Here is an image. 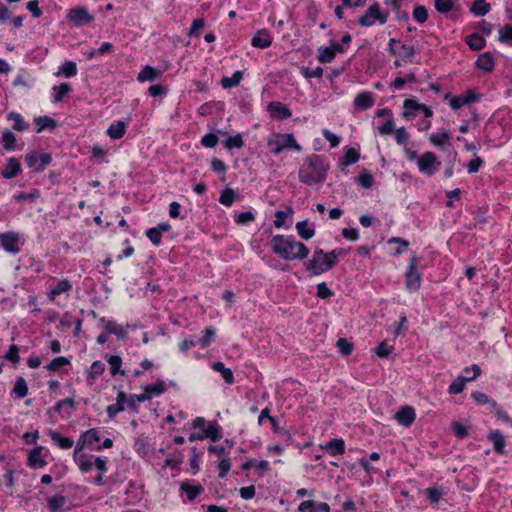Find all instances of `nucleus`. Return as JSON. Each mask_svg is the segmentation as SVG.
Wrapping results in <instances>:
<instances>
[{"mask_svg": "<svg viewBox=\"0 0 512 512\" xmlns=\"http://www.w3.org/2000/svg\"><path fill=\"white\" fill-rule=\"evenodd\" d=\"M236 197L235 191L231 188H225L219 197V202L224 206H231Z\"/></svg>", "mask_w": 512, "mask_h": 512, "instance_id": "obj_45", "label": "nucleus"}, {"mask_svg": "<svg viewBox=\"0 0 512 512\" xmlns=\"http://www.w3.org/2000/svg\"><path fill=\"white\" fill-rule=\"evenodd\" d=\"M488 439L492 442L493 448L498 454L504 453L505 440L499 430L491 431L488 435Z\"/></svg>", "mask_w": 512, "mask_h": 512, "instance_id": "obj_22", "label": "nucleus"}, {"mask_svg": "<svg viewBox=\"0 0 512 512\" xmlns=\"http://www.w3.org/2000/svg\"><path fill=\"white\" fill-rule=\"evenodd\" d=\"M490 10V4L486 0H474L470 12L476 16H484Z\"/></svg>", "mask_w": 512, "mask_h": 512, "instance_id": "obj_37", "label": "nucleus"}, {"mask_svg": "<svg viewBox=\"0 0 512 512\" xmlns=\"http://www.w3.org/2000/svg\"><path fill=\"white\" fill-rule=\"evenodd\" d=\"M435 9L443 14L456 10L454 0H434Z\"/></svg>", "mask_w": 512, "mask_h": 512, "instance_id": "obj_40", "label": "nucleus"}, {"mask_svg": "<svg viewBox=\"0 0 512 512\" xmlns=\"http://www.w3.org/2000/svg\"><path fill=\"white\" fill-rule=\"evenodd\" d=\"M244 145V141L242 139V136L241 134H237L235 136H230L226 142H225V146L226 148L228 149H233V148H242Z\"/></svg>", "mask_w": 512, "mask_h": 512, "instance_id": "obj_59", "label": "nucleus"}, {"mask_svg": "<svg viewBox=\"0 0 512 512\" xmlns=\"http://www.w3.org/2000/svg\"><path fill=\"white\" fill-rule=\"evenodd\" d=\"M357 180H358V183L363 188H366V189L370 188L373 184V176L368 172L359 174V176L357 177Z\"/></svg>", "mask_w": 512, "mask_h": 512, "instance_id": "obj_64", "label": "nucleus"}, {"mask_svg": "<svg viewBox=\"0 0 512 512\" xmlns=\"http://www.w3.org/2000/svg\"><path fill=\"white\" fill-rule=\"evenodd\" d=\"M127 124L123 121H117L115 123H112L108 129L107 134L112 139H120L124 136L126 132Z\"/></svg>", "mask_w": 512, "mask_h": 512, "instance_id": "obj_26", "label": "nucleus"}, {"mask_svg": "<svg viewBox=\"0 0 512 512\" xmlns=\"http://www.w3.org/2000/svg\"><path fill=\"white\" fill-rule=\"evenodd\" d=\"M417 164L420 172L427 176H433L441 165V162L437 160V157L433 152L428 151L418 158Z\"/></svg>", "mask_w": 512, "mask_h": 512, "instance_id": "obj_6", "label": "nucleus"}, {"mask_svg": "<svg viewBox=\"0 0 512 512\" xmlns=\"http://www.w3.org/2000/svg\"><path fill=\"white\" fill-rule=\"evenodd\" d=\"M272 251L287 261L303 260L308 257L309 249L302 243L295 241L292 236L275 235L271 239Z\"/></svg>", "mask_w": 512, "mask_h": 512, "instance_id": "obj_2", "label": "nucleus"}, {"mask_svg": "<svg viewBox=\"0 0 512 512\" xmlns=\"http://www.w3.org/2000/svg\"><path fill=\"white\" fill-rule=\"evenodd\" d=\"M2 145L8 150L12 151L16 148V137L10 130H5L2 134Z\"/></svg>", "mask_w": 512, "mask_h": 512, "instance_id": "obj_43", "label": "nucleus"}, {"mask_svg": "<svg viewBox=\"0 0 512 512\" xmlns=\"http://www.w3.org/2000/svg\"><path fill=\"white\" fill-rule=\"evenodd\" d=\"M81 436L88 445H92L94 442L100 441L99 431L95 428L85 431Z\"/></svg>", "mask_w": 512, "mask_h": 512, "instance_id": "obj_55", "label": "nucleus"}, {"mask_svg": "<svg viewBox=\"0 0 512 512\" xmlns=\"http://www.w3.org/2000/svg\"><path fill=\"white\" fill-rule=\"evenodd\" d=\"M298 235L304 239L309 240L315 235L314 225L310 226L308 220L299 221L296 224Z\"/></svg>", "mask_w": 512, "mask_h": 512, "instance_id": "obj_21", "label": "nucleus"}, {"mask_svg": "<svg viewBox=\"0 0 512 512\" xmlns=\"http://www.w3.org/2000/svg\"><path fill=\"white\" fill-rule=\"evenodd\" d=\"M476 66L486 72H491L494 68V58L490 52H484L478 56Z\"/></svg>", "mask_w": 512, "mask_h": 512, "instance_id": "obj_20", "label": "nucleus"}, {"mask_svg": "<svg viewBox=\"0 0 512 512\" xmlns=\"http://www.w3.org/2000/svg\"><path fill=\"white\" fill-rule=\"evenodd\" d=\"M394 133L397 144L405 145L407 143L409 139V134L406 131L405 127L395 129Z\"/></svg>", "mask_w": 512, "mask_h": 512, "instance_id": "obj_61", "label": "nucleus"}, {"mask_svg": "<svg viewBox=\"0 0 512 512\" xmlns=\"http://www.w3.org/2000/svg\"><path fill=\"white\" fill-rule=\"evenodd\" d=\"M359 158L360 154L358 153L357 150H355L354 148H347L342 159V163L345 166H349L356 163L359 160Z\"/></svg>", "mask_w": 512, "mask_h": 512, "instance_id": "obj_46", "label": "nucleus"}, {"mask_svg": "<svg viewBox=\"0 0 512 512\" xmlns=\"http://www.w3.org/2000/svg\"><path fill=\"white\" fill-rule=\"evenodd\" d=\"M388 20V13L381 12L380 6L377 2L368 7L366 12L357 20V23L363 27L372 26L375 21L380 24H385Z\"/></svg>", "mask_w": 512, "mask_h": 512, "instance_id": "obj_5", "label": "nucleus"}, {"mask_svg": "<svg viewBox=\"0 0 512 512\" xmlns=\"http://www.w3.org/2000/svg\"><path fill=\"white\" fill-rule=\"evenodd\" d=\"M72 285L67 279H62L56 283L54 287L49 290L48 297L51 301L55 299L56 296L68 292L71 290Z\"/></svg>", "mask_w": 512, "mask_h": 512, "instance_id": "obj_24", "label": "nucleus"}, {"mask_svg": "<svg viewBox=\"0 0 512 512\" xmlns=\"http://www.w3.org/2000/svg\"><path fill=\"white\" fill-rule=\"evenodd\" d=\"M105 370V365L101 361H94L88 370V378L93 381L96 377L101 375Z\"/></svg>", "mask_w": 512, "mask_h": 512, "instance_id": "obj_49", "label": "nucleus"}, {"mask_svg": "<svg viewBox=\"0 0 512 512\" xmlns=\"http://www.w3.org/2000/svg\"><path fill=\"white\" fill-rule=\"evenodd\" d=\"M374 104H375L374 95L369 91L361 92V93L357 94L354 99V106L356 108H359L362 110L369 109Z\"/></svg>", "mask_w": 512, "mask_h": 512, "instance_id": "obj_16", "label": "nucleus"}, {"mask_svg": "<svg viewBox=\"0 0 512 512\" xmlns=\"http://www.w3.org/2000/svg\"><path fill=\"white\" fill-rule=\"evenodd\" d=\"M243 73L242 71H236L231 77H223L221 80V85L223 88H232L239 85L240 81L242 80Z\"/></svg>", "mask_w": 512, "mask_h": 512, "instance_id": "obj_39", "label": "nucleus"}, {"mask_svg": "<svg viewBox=\"0 0 512 512\" xmlns=\"http://www.w3.org/2000/svg\"><path fill=\"white\" fill-rule=\"evenodd\" d=\"M70 361L64 356L55 357L45 368L49 371H56L60 367L68 365Z\"/></svg>", "mask_w": 512, "mask_h": 512, "instance_id": "obj_54", "label": "nucleus"}, {"mask_svg": "<svg viewBox=\"0 0 512 512\" xmlns=\"http://www.w3.org/2000/svg\"><path fill=\"white\" fill-rule=\"evenodd\" d=\"M254 219H255V216L250 211L241 212L235 216L236 223L241 224V225L249 224Z\"/></svg>", "mask_w": 512, "mask_h": 512, "instance_id": "obj_60", "label": "nucleus"}, {"mask_svg": "<svg viewBox=\"0 0 512 512\" xmlns=\"http://www.w3.org/2000/svg\"><path fill=\"white\" fill-rule=\"evenodd\" d=\"M66 17L76 27H81L94 21V16L83 6L71 8Z\"/></svg>", "mask_w": 512, "mask_h": 512, "instance_id": "obj_7", "label": "nucleus"}, {"mask_svg": "<svg viewBox=\"0 0 512 512\" xmlns=\"http://www.w3.org/2000/svg\"><path fill=\"white\" fill-rule=\"evenodd\" d=\"M468 377L459 376L455 379L449 386L448 392L450 394H459L464 390L466 382H468Z\"/></svg>", "mask_w": 512, "mask_h": 512, "instance_id": "obj_41", "label": "nucleus"}, {"mask_svg": "<svg viewBox=\"0 0 512 512\" xmlns=\"http://www.w3.org/2000/svg\"><path fill=\"white\" fill-rule=\"evenodd\" d=\"M499 41L502 43L512 42V24H506L499 30Z\"/></svg>", "mask_w": 512, "mask_h": 512, "instance_id": "obj_56", "label": "nucleus"}, {"mask_svg": "<svg viewBox=\"0 0 512 512\" xmlns=\"http://www.w3.org/2000/svg\"><path fill=\"white\" fill-rule=\"evenodd\" d=\"M180 490L186 493L189 501H193L204 491V488L200 484L191 485L189 482L185 481L181 483Z\"/></svg>", "mask_w": 512, "mask_h": 512, "instance_id": "obj_19", "label": "nucleus"}, {"mask_svg": "<svg viewBox=\"0 0 512 512\" xmlns=\"http://www.w3.org/2000/svg\"><path fill=\"white\" fill-rule=\"evenodd\" d=\"M203 436L205 438H209L211 441L215 442L220 440L221 438V430L216 422H210L208 426L203 429Z\"/></svg>", "mask_w": 512, "mask_h": 512, "instance_id": "obj_36", "label": "nucleus"}, {"mask_svg": "<svg viewBox=\"0 0 512 512\" xmlns=\"http://www.w3.org/2000/svg\"><path fill=\"white\" fill-rule=\"evenodd\" d=\"M335 58L333 50L329 47H320L318 49L317 59L321 63H329Z\"/></svg>", "mask_w": 512, "mask_h": 512, "instance_id": "obj_47", "label": "nucleus"}, {"mask_svg": "<svg viewBox=\"0 0 512 512\" xmlns=\"http://www.w3.org/2000/svg\"><path fill=\"white\" fill-rule=\"evenodd\" d=\"M418 258L411 257L408 270L406 272L405 286L410 291H417L421 285V275L417 270Z\"/></svg>", "mask_w": 512, "mask_h": 512, "instance_id": "obj_8", "label": "nucleus"}, {"mask_svg": "<svg viewBox=\"0 0 512 512\" xmlns=\"http://www.w3.org/2000/svg\"><path fill=\"white\" fill-rule=\"evenodd\" d=\"M217 143H218V137L214 133H208V134L204 135L201 139V144L207 148H213L217 145Z\"/></svg>", "mask_w": 512, "mask_h": 512, "instance_id": "obj_62", "label": "nucleus"}, {"mask_svg": "<svg viewBox=\"0 0 512 512\" xmlns=\"http://www.w3.org/2000/svg\"><path fill=\"white\" fill-rule=\"evenodd\" d=\"M51 161L52 157L48 153L39 154L37 152H31L25 157L27 165L35 171H43Z\"/></svg>", "mask_w": 512, "mask_h": 512, "instance_id": "obj_9", "label": "nucleus"}, {"mask_svg": "<svg viewBox=\"0 0 512 512\" xmlns=\"http://www.w3.org/2000/svg\"><path fill=\"white\" fill-rule=\"evenodd\" d=\"M77 65L75 62L67 60L60 67L59 70L55 73L56 76L64 75L67 78L73 77L77 75Z\"/></svg>", "mask_w": 512, "mask_h": 512, "instance_id": "obj_33", "label": "nucleus"}, {"mask_svg": "<svg viewBox=\"0 0 512 512\" xmlns=\"http://www.w3.org/2000/svg\"><path fill=\"white\" fill-rule=\"evenodd\" d=\"M161 71L157 70L156 68L146 65L143 67V69L138 73L137 80L139 82H146V81H155L161 76Z\"/></svg>", "mask_w": 512, "mask_h": 512, "instance_id": "obj_18", "label": "nucleus"}, {"mask_svg": "<svg viewBox=\"0 0 512 512\" xmlns=\"http://www.w3.org/2000/svg\"><path fill=\"white\" fill-rule=\"evenodd\" d=\"M430 142L438 147H443L450 139L449 131L443 130L441 132L433 133L430 135Z\"/></svg>", "mask_w": 512, "mask_h": 512, "instance_id": "obj_38", "label": "nucleus"}, {"mask_svg": "<svg viewBox=\"0 0 512 512\" xmlns=\"http://www.w3.org/2000/svg\"><path fill=\"white\" fill-rule=\"evenodd\" d=\"M144 394L150 395H160L165 391V382L162 380H158L156 383L147 385L144 388Z\"/></svg>", "mask_w": 512, "mask_h": 512, "instance_id": "obj_44", "label": "nucleus"}, {"mask_svg": "<svg viewBox=\"0 0 512 512\" xmlns=\"http://www.w3.org/2000/svg\"><path fill=\"white\" fill-rule=\"evenodd\" d=\"M7 119L13 121L12 128L15 131L23 132L29 128V123L25 122L22 116L15 112L7 114Z\"/></svg>", "mask_w": 512, "mask_h": 512, "instance_id": "obj_31", "label": "nucleus"}, {"mask_svg": "<svg viewBox=\"0 0 512 512\" xmlns=\"http://www.w3.org/2000/svg\"><path fill=\"white\" fill-rule=\"evenodd\" d=\"M253 47L265 49L272 44L270 33L266 29L258 30L251 40Z\"/></svg>", "mask_w": 512, "mask_h": 512, "instance_id": "obj_12", "label": "nucleus"}, {"mask_svg": "<svg viewBox=\"0 0 512 512\" xmlns=\"http://www.w3.org/2000/svg\"><path fill=\"white\" fill-rule=\"evenodd\" d=\"M330 168L323 155L312 154L305 158L301 165L298 177L306 185H315L324 182Z\"/></svg>", "mask_w": 512, "mask_h": 512, "instance_id": "obj_1", "label": "nucleus"}, {"mask_svg": "<svg viewBox=\"0 0 512 512\" xmlns=\"http://www.w3.org/2000/svg\"><path fill=\"white\" fill-rule=\"evenodd\" d=\"M212 369L214 371L219 372L227 384L234 383V376H233L232 370L229 368H226L222 362H220V361L214 362L212 364Z\"/></svg>", "mask_w": 512, "mask_h": 512, "instance_id": "obj_32", "label": "nucleus"}, {"mask_svg": "<svg viewBox=\"0 0 512 512\" xmlns=\"http://www.w3.org/2000/svg\"><path fill=\"white\" fill-rule=\"evenodd\" d=\"M396 420L405 427H409L415 420V410L411 406H404L395 415Z\"/></svg>", "mask_w": 512, "mask_h": 512, "instance_id": "obj_14", "label": "nucleus"}, {"mask_svg": "<svg viewBox=\"0 0 512 512\" xmlns=\"http://www.w3.org/2000/svg\"><path fill=\"white\" fill-rule=\"evenodd\" d=\"M150 399V395H147V394H132L128 397V400H127V405L128 407L132 408V409H136L137 408V403L138 402H144V401H147Z\"/></svg>", "mask_w": 512, "mask_h": 512, "instance_id": "obj_57", "label": "nucleus"}, {"mask_svg": "<svg viewBox=\"0 0 512 512\" xmlns=\"http://www.w3.org/2000/svg\"><path fill=\"white\" fill-rule=\"evenodd\" d=\"M12 394L16 398H19V399L27 396L28 385H27L26 380L22 376H19L16 378L13 389H12Z\"/></svg>", "mask_w": 512, "mask_h": 512, "instance_id": "obj_29", "label": "nucleus"}, {"mask_svg": "<svg viewBox=\"0 0 512 512\" xmlns=\"http://www.w3.org/2000/svg\"><path fill=\"white\" fill-rule=\"evenodd\" d=\"M388 243H395L398 244V248L393 253L394 256H399L404 249H406L409 246V242L403 238L400 237H392L388 240Z\"/></svg>", "mask_w": 512, "mask_h": 512, "instance_id": "obj_58", "label": "nucleus"}, {"mask_svg": "<svg viewBox=\"0 0 512 512\" xmlns=\"http://www.w3.org/2000/svg\"><path fill=\"white\" fill-rule=\"evenodd\" d=\"M71 90L72 87L69 83H61L60 85L54 86L52 88L53 102H61L63 98L71 92Z\"/></svg>", "mask_w": 512, "mask_h": 512, "instance_id": "obj_28", "label": "nucleus"}, {"mask_svg": "<svg viewBox=\"0 0 512 512\" xmlns=\"http://www.w3.org/2000/svg\"><path fill=\"white\" fill-rule=\"evenodd\" d=\"M267 110L273 118L284 120L292 116L290 109L283 103L272 101L268 103Z\"/></svg>", "mask_w": 512, "mask_h": 512, "instance_id": "obj_11", "label": "nucleus"}, {"mask_svg": "<svg viewBox=\"0 0 512 512\" xmlns=\"http://www.w3.org/2000/svg\"><path fill=\"white\" fill-rule=\"evenodd\" d=\"M66 499L63 495L57 494L51 498L48 499V506L51 511H56L63 507L65 504Z\"/></svg>", "mask_w": 512, "mask_h": 512, "instance_id": "obj_53", "label": "nucleus"}, {"mask_svg": "<svg viewBox=\"0 0 512 512\" xmlns=\"http://www.w3.org/2000/svg\"><path fill=\"white\" fill-rule=\"evenodd\" d=\"M465 43L474 51H479L485 47L486 41L478 33H473L465 38Z\"/></svg>", "mask_w": 512, "mask_h": 512, "instance_id": "obj_27", "label": "nucleus"}, {"mask_svg": "<svg viewBox=\"0 0 512 512\" xmlns=\"http://www.w3.org/2000/svg\"><path fill=\"white\" fill-rule=\"evenodd\" d=\"M108 363L110 364V372L112 375H116L117 373H121L124 375V371H121L122 359L118 355H112L108 358Z\"/></svg>", "mask_w": 512, "mask_h": 512, "instance_id": "obj_51", "label": "nucleus"}, {"mask_svg": "<svg viewBox=\"0 0 512 512\" xmlns=\"http://www.w3.org/2000/svg\"><path fill=\"white\" fill-rule=\"evenodd\" d=\"M267 145L274 155L280 154L285 149L301 150L300 145L292 134H274L268 139Z\"/></svg>", "mask_w": 512, "mask_h": 512, "instance_id": "obj_4", "label": "nucleus"}, {"mask_svg": "<svg viewBox=\"0 0 512 512\" xmlns=\"http://www.w3.org/2000/svg\"><path fill=\"white\" fill-rule=\"evenodd\" d=\"M51 440L61 449H70L74 442L71 438L62 436L59 432L49 430Z\"/></svg>", "mask_w": 512, "mask_h": 512, "instance_id": "obj_23", "label": "nucleus"}, {"mask_svg": "<svg viewBox=\"0 0 512 512\" xmlns=\"http://www.w3.org/2000/svg\"><path fill=\"white\" fill-rule=\"evenodd\" d=\"M43 447L37 446L29 452L27 464L34 469L43 468L47 462L42 457Z\"/></svg>", "mask_w": 512, "mask_h": 512, "instance_id": "obj_15", "label": "nucleus"}, {"mask_svg": "<svg viewBox=\"0 0 512 512\" xmlns=\"http://www.w3.org/2000/svg\"><path fill=\"white\" fill-rule=\"evenodd\" d=\"M100 321L104 325V329L107 333L115 334L118 339H125L127 337V330L123 326H119L113 320H108L105 317L101 318Z\"/></svg>", "mask_w": 512, "mask_h": 512, "instance_id": "obj_13", "label": "nucleus"}, {"mask_svg": "<svg viewBox=\"0 0 512 512\" xmlns=\"http://www.w3.org/2000/svg\"><path fill=\"white\" fill-rule=\"evenodd\" d=\"M424 494L431 504H437L445 495V492L442 487H429L424 490Z\"/></svg>", "mask_w": 512, "mask_h": 512, "instance_id": "obj_35", "label": "nucleus"}, {"mask_svg": "<svg viewBox=\"0 0 512 512\" xmlns=\"http://www.w3.org/2000/svg\"><path fill=\"white\" fill-rule=\"evenodd\" d=\"M392 349H393V347L388 346L386 341H382L375 349V353L380 358H386L387 356L390 355V353L392 352Z\"/></svg>", "mask_w": 512, "mask_h": 512, "instance_id": "obj_63", "label": "nucleus"}, {"mask_svg": "<svg viewBox=\"0 0 512 512\" xmlns=\"http://www.w3.org/2000/svg\"><path fill=\"white\" fill-rule=\"evenodd\" d=\"M0 244L6 252L14 255L20 252L19 235L15 232L1 233Z\"/></svg>", "mask_w": 512, "mask_h": 512, "instance_id": "obj_10", "label": "nucleus"}, {"mask_svg": "<svg viewBox=\"0 0 512 512\" xmlns=\"http://www.w3.org/2000/svg\"><path fill=\"white\" fill-rule=\"evenodd\" d=\"M325 449L330 455H342L345 453V443L343 439H332L326 443Z\"/></svg>", "mask_w": 512, "mask_h": 512, "instance_id": "obj_25", "label": "nucleus"}, {"mask_svg": "<svg viewBox=\"0 0 512 512\" xmlns=\"http://www.w3.org/2000/svg\"><path fill=\"white\" fill-rule=\"evenodd\" d=\"M343 249H335L325 253L322 249L314 251L312 259L306 263V269L313 275H319L329 271L338 262V257H344Z\"/></svg>", "mask_w": 512, "mask_h": 512, "instance_id": "obj_3", "label": "nucleus"}, {"mask_svg": "<svg viewBox=\"0 0 512 512\" xmlns=\"http://www.w3.org/2000/svg\"><path fill=\"white\" fill-rule=\"evenodd\" d=\"M336 347L342 355L349 356L353 351L354 345L346 338H339L336 342Z\"/></svg>", "mask_w": 512, "mask_h": 512, "instance_id": "obj_48", "label": "nucleus"}, {"mask_svg": "<svg viewBox=\"0 0 512 512\" xmlns=\"http://www.w3.org/2000/svg\"><path fill=\"white\" fill-rule=\"evenodd\" d=\"M401 49H402V53H401L400 57H401L402 61L413 62V59L417 53L414 46L402 44Z\"/></svg>", "mask_w": 512, "mask_h": 512, "instance_id": "obj_52", "label": "nucleus"}, {"mask_svg": "<svg viewBox=\"0 0 512 512\" xmlns=\"http://www.w3.org/2000/svg\"><path fill=\"white\" fill-rule=\"evenodd\" d=\"M36 124V132L40 133L44 129H54L56 121L49 116H39L34 119Z\"/></svg>", "mask_w": 512, "mask_h": 512, "instance_id": "obj_34", "label": "nucleus"}, {"mask_svg": "<svg viewBox=\"0 0 512 512\" xmlns=\"http://www.w3.org/2000/svg\"><path fill=\"white\" fill-rule=\"evenodd\" d=\"M403 107L405 109L403 112V117L412 118L416 115L417 111L421 110L422 104L413 99H406L403 103Z\"/></svg>", "mask_w": 512, "mask_h": 512, "instance_id": "obj_30", "label": "nucleus"}, {"mask_svg": "<svg viewBox=\"0 0 512 512\" xmlns=\"http://www.w3.org/2000/svg\"><path fill=\"white\" fill-rule=\"evenodd\" d=\"M216 334V330L213 327H208L205 329L203 336L197 341V344L201 348L208 347L211 342L214 340Z\"/></svg>", "mask_w": 512, "mask_h": 512, "instance_id": "obj_42", "label": "nucleus"}, {"mask_svg": "<svg viewBox=\"0 0 512 512\" xmlns=\"http://www.w3.org/2000/svg\"><path fill=\"white\" fill-rule=\"evenodd\" d=\"M20 172H21L20 162L16 158L12 157V158L8 159L5 168L1 171V175L5 179H12V178L17 177L18 174H20Z\"/></svg>", "mask_w": 512, "mask_h": 512, "instance_id": "obj_17", "label": "nucleus"}, {"mask_svg": "<svg viewBox=\"0 0 512 512\" xmlns=\"http://www.w3.org/2000/svg\"><path fill=\"white\" fill-rule=\"evenodd\" d=\"M413 18L418 22V23H425L428 19V11L426 9L425 6H422V5H417L414 7V10H413Z\"/></svg>", "mask_w": 512, "mask_h": 512, "instance_id": "obj_50", "label": "nucleus"}]
</instances>
